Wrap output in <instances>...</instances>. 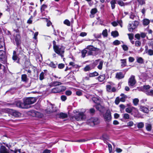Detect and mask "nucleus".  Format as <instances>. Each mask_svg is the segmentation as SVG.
<instances>
[{
	"mask_svg": "<svg viewBox=\"0 0 153 153\" xmlns=\"http://www.w3.org/2000/svg\"><path fill=\"white\" fill-rule=\"evenodd\" d=\"M21 79L22 81L26 82H27L28 80V79L27 78V75L25 74L22 75Z\"/></svg>",
	"mask_w": 153,
	"mask_h": 153,
	"instance_id": "nucleus-17",
	"label": "nucleus"
},
{
	"mask_svg": "<svg viewBox=\"0 0 153 153\" xmlns=\"http://www.w3.org/2000/svg\"><path fill=\"white\" fill-rule=\"evenodd\" d=\"M140 109L141 111L146 113H148L149 111V109L145 106H140Z\"/></svg>",
	"mask_w": 153,
	"mask_h": 153,
	"instance_id": "nucleus-15",
	"label": "nucleus"
},
{
	"mask_svg": "<svg viewBox=\"0 0 153 153\" xmlns=\"http://www.w3.org/2000/svg\"><path fill=\"white\" fill-rule=\"evenodd\" d=\"M120 100L119 98L118 97H117L116 98L115 101V104L116 105L118 104L120 102Z\"/></svg>",
	"mask_w": 153,
	"mask_h": 153,
	"instance_id": "nucleus-57",
	"label": "nucleus"
},
{
	"mask_svg": "<svg viewBox=\"0 0 153 153\" xmlns=\"http://www.w3.org/2000/svg\"><path fill=\"white\" fill-rule=\"evenodd\" d=\"M85 96L87 99H92L93 101L95 103H96V101L97 100V99L95 98H93L92 96L91 95L87 94L85 95Z\"/></svg>",
	"mask_w": 153,
	"mask_h": 153,
	"instance_id": "nucleus-18",
	"label": "nucleus"
},
{
	"mask_svg": "<svg viewBox=\"0 0 153 153\" xmlns=\"http://www.w3.org/2000/svg\"><path fill=\"white\" fill-rule=\"evenodd\" d=\"M98 75V74L96 72H94L92 73H90L89 74V76L90 77H94L97 76Z\"/></svg>",
	"mask_w": 153,
	"mask_h": 153,
	"instance_id": "nucleus-38",
	"label": "nucleus"
},
{
	"mask_svg": "<svg viewBox=\"0 0 153 153\" xmlns=\"http://www.w3.org/2000/svg\"><path fill=\"white\" fill-rule=\"evenodd\" d=\"M87 51L85 50H82L81 52L82 57L83 58L85 57L86 54L87 53Z\"/></svg>",
	"mask_w": 153,
	"mask_h": 153,
	"instance_id": "nucleus-43",
	"label": "nucleus"
},
{
	"mask_svg": "<svg viewBox=\"0 0 153 153\" xmlns=\"http://www.w3.org/2000/svg\"><path fill=\"white\" fill-rule=\"evenodd\" d=\"M15 104L17 107L21 108H25L27 107L24 105L23 102H22L20 100H18L15 102Z\"/></svg>",
	"mask_w": 153,
	"mask_h": 153,
	"instance_id": "nucleus-9",
	"label": "nucleus"
},
{
	"mask_svg": "<svg viewBox=\"0 0 153 153\" xmlns=\"http://www.w3.org/2000/svg\"><path fill=\"white\" fill-rule=\"evenodd\" d=\"M87 49H89L90 50L92 51L94 49V47L92 45H88L87 46Z\"/></svg>",
	"mask_w": 153,
	"mask_h": 153,
	"instance_id": "nucleus-54",
	"label": "nucleus"
},
{
	"mask_svg": "<svg viewBox=\"0 0 153 153\" xmlns=\"http://www.w3.org/2000/svg\"><path fill=\"white\" fill-rule=\"evenodd\" d=\"M139 4L140 5H143L145 4V2L144 0H137Z\"/></svg>",
	"mask_w": 153,
	"mask_h": 153,
	"instance_id": "nucleus-50",
	"label": "nucleus"
},
{
	"mask_svg": "<svg viewBox=\"0 0 153 153\" xmlns=\"http://www.w3.org/2000/svg\"><path fill=\"white\" fill-rule=\"evenodd\" d=\"M109 83L106 85L107 91L109 92H115L116 91V89L114 86V84L112 82H109Z\"/></svg>",
	"mask_w": 153,
	"mask_h": 153,
	"instance_id": "nucleus-3",
	"label": "nucleus"
},
{
	"mask_svg": "<svg viewBox=\"0 0 153 153\" xmlns=\"http://www.w3.org/2000/svg\"><path fill=\"white\" fill-rule=\"evenodd\" d=\"M105 78V76L104 74H102L100 75L98 77V80L100 82H102L103 81Z\"/></svg>",
	"mask_w": 153,
	"mask_h": 153,
	"instance_id": "nucleus-25",
	"label": "nucleus"
},
{
	"mask_svg": "<svg viewBox=\"0 0 153 153\" xmlns=\"http://www.w3.org/2000/svg\"><path fill=\"white\" fill-rule=\"evenodd\" d=\"M133 109H134L136 111H137V109L135 108V107L132 106V107H130L128 108H126V109L125 111L126 112L129 113H131V112L133 111Z\"/></svg>",
	"mask_w": 153,
	"mask_h": 153,
	"instance_id": "nucleus-13",
	"label": "nucleus"
},
{
	"mask_svg": "<svg viewBox=\"0 0 153 153\" xmlns=\"http://www.w3.org/2000/svg\"><path fill=\"white\" fill-rule=\"evenodd\" d=\"M13 59L14 61L17 60L18 59V57L16 54V51H14L13 52Z\"/></svg>",
	"mask_w": 153,
	"mask_h": 153,
	"instance_id": "nucleus-33",
	"label": "nucleus"
},
{
	"mask_svg": "<svg viewBox=\"0 0 153 153\" xmlns=\"http://www.w3.org/2000/svg\"><path fill=\"white\" fill-rule=\"evenodd\" d=\"M121 61V66L122 67H125L126 65V59H120Z\"/></svg>",
	"mask_w": 153,
	"mask_h": 153,
	"instance_id": "nucleus-24",
	"label": "nucleus"
},
{
	"mask_svg": "<svg viewBox=\"0 0 153 153\" xmlns=\"http://www.w3.org/2000/svg\"><path fill=\"white\" fill-rule=\"evenodd\" d=\"M120 43V42L118 40H116L113 42V44L114 45H118Z\"/></svg>",
	"mask_w": 153,
	"mask_h": 153,
	"instance_id": "nucleus-53",
	"label": "nucleus"
},
{
	"mask_svg": "<svg viewBox=\"0 0 153 153\" xmlns=\"http://www.w3.org/2000/svg\"><path fill=\"white\" fill-rule=\"evenodd\" d=\"M111 24L114 27L117 26L118 24L121 27H122V21L121 20H117V22L114 21L112 22Z\"/></svg>",
	"mask_w": 153,
	"mask_h": 153,
	"instance_id": "nucleus-11",
	"label": "nucleus"
},
{
	"mask_svg": "<svg viewBox=\"0 0 153 153\" xmlns=\"http://www.w3.org/2000/svg\"><path fill=\"white\" fill-rule=\"evenodd\" d=\"M86 116L82 112H78V114L74 116V118L77 121H80L84 119Z\"/></svg>",
	"mask_w": 153,
	"mask_h": 153,
	"instance_id": "nucleus-5",
	"label": "nucleus"
},
{
	"mask_svg": "<svg viewBox=\"0 0 153 153\" xmlns=\"http://www.w3.org/2000/svg\"><path fill=\"white\" fill-rule=\"evenodd\" d=\"M118 4L121 6H124L127 4V3H125L122 0H119L117 1Z\"/></svg>",
	"mask_w": 153,
	"mask_h": 153,
	"instance_id": "nucleus-37",
	"label": "nucleus"
},
{
	"mask_svg": "<svg viewBox=\"0 0 153 153\" xmlns=\"http://www.w3.org/2000/svg\"><path fill=\"white\" fill-rule=\"evenodd\" d=\"M0 153H9V152L5 146H2L0 148Z\"/></svg>",
	"mask_w": 153,
	"mask_h": 153,
	"instance_id": "nucleus-12",
	"label": "nucleus"
},
{
	"mask_svg": "<svg viewBox=\"0 0 153 153\" xmlns=\"http://www.w3.org/2000/svg\"><path fill=\"white\" fill-rule=\"evenodd\" d=\"M76 94L79 96H80L82 95V91L80 90H79L78 91H77L76 92Z\"/></svg>",
	"mask_w": 153,
	"mask_h": 153,
	"instance_id": "nucleus-55",
	"label": "nucleus"
},
{
	"mask_svg": "<svg viewBox=\"0 0 153 153\" xmlns=\"http://www.w3.org/2000/svg\"><path fill=\"white\" fill-rule=\"evenodd\" d=\"M65 94L67 96H70L72 94V92L69 90L66 91H65Z\"/></svg>",
	"mask_w": 153,
	"mask_h": 153,
	"instance_id": "nucleus-58",
	"label": "nucleus"
},
{
	"mask_svg": "<svg viewBox=\"0 0 153 153\" xmlns=\"http://www.w3.org/2000/svg\"><path fill=\"white\" fill-rule=\"evenodd\" d=\"M67 115L66 114L63 113H61L59 114V117L62 119L65 118L67 117Z\"/></svg>",
	"mask_w": 153,
	"mask_h": 153,
	"instance_id": "nucleus-35",
	"label": "nucleus"
},
{
	"mask_svg": "<svg viewBox=\"0 0 153 153\" xmlns=\"http://www.w3.org/2000/svg\"><path fill=\"white\" fill-rule=\"evenodd\" d=\"M100 59H97L93 63V65H94L93 67V68H94L96 65H98L99 64V62H100Z\"/></svg>",
	"mask_w": 153,
	"mask_h": 153,
	"instance_id": "nucleus-47",
	"label": "nucleus"
},
{
	"mask_svg": "<svg viewBox=\"0 0 153 153\" xmlns=\"http://www.w3.org/2000/svg\"><path fill=\"white\" fill-rule=\"evenodd\" d=\"M134 125V123L132 121H130L127 123V126L131 127Z\"/></svg>",
	"mask_w": 153,
	"mask_h": 153,
	"instance_id": "nucleus-61",
	"label": "nucleus"
},
{
	"mask_svg": "<svg viewBox=\"0 0 153 153\" xmlns=\"http://www.w3.org/2000/svg\"><path fill=\"white\" fill-rule=\"evenodd\" d=\"M117 0H112L111 2L110 3L111 5V8L112 9H114L115 7V4L116 3Z\"/></svg>",
	"mask_w": 153,
	"mask_h": 153,
	"instance_id": "nucleus-22",
	"label": "nucleus"
},
{
	"mask_svg": "<svg viewBox=\"0 0 153 153\" xmlns=\"http://www.w3.org/2000/svg\"><path fill=\"white\" fill-rule=\"evenodd\" d=\"M111 36L114 37H116L119 35V33L116 30L113 31L111 33Z\"/></svg>",
	"mask_w": 153,
	"mask_h": 153,
	"instance_id": "nucleus-28",
	"label": "nucleus"
},
{
	"mask_svg": "<svg viewBox=\"0 0 153 153\" xmlns=\"http://www.w3.org/2000/svg\"><path fill=\"white\" fill-rule=\"evenodd\" d=\"M62 84V83L57 81H55L52 82V85L53 86H57L61 85Z\"/></svg>",
	"mask_w": 153,
	"mask_h": 153,
	"instance_id": "nucleus-39",
	"label": "nucleus"
},
{
	"mask_svg": "<svg viewBox=\"0 0 153 153\" xmlns=\"http://www.w3.org/2000/svg\"><path fill=\"white\" fill-rule=\"evenodd\" d=\"M102 34L104 37H106L108 36L107 30L105 29L104 30L102 33Z\"/></svg>",
	"mask_w": 153,
	"mask_h": 153,
	"instance_id": "nucleus-40",
	"label": "nucleus"
},
{
	"mask_svg": "<svg viewBox=\"0 0 153 153\" xmlns=\"http://www.w3.org/2000/svg\"><path fill=\"white\" fill-rule=\"evenodd\" d=\"M46 111L49 113H51L54 111L55 110L53 109V107L52 104H51L49 106V108H48Z\"/></svg>",
	"mask_w": 153,
	"mask_h": 153,
	"instance_id": "nucleus-16",
	"label": "nucleus"
},
{
	"mask_svg": "<svg viewBox=\"0 0 153 153\" xmlns=\"http://www.w3.org/2000/svg\"><path fill=\"white\" fill-rule=\"evenodd\" d=\"M95 107L97 110L101 112H102L104 109V107L100 104L96 105Z\"/></svg>",
	"mask_w": 153,
	"mask_h": 153,
	"instance_id": "nucleus-14",
	"label": "nucleus"
},
{
	"mask_svg": "<svg viewBox=\"0 0 153 153\" xmlns=\"http://www.w3.org/2000/svg\"><path fill=\"white\" fill-rule=\"evenodd\" d=\"M143 59L141 57H137V61L138 63L142 64L143 63Z\"/></svg>",
	"mask_w": 153,
	"mask_h": 153,
	"instance_id": "nucleus-36",
	"label": "nucleus"
},
{
	"mask_svg": "<svg viewBox=\"0 0 153 153\" xmlns=\"http://www.w3.org/2000/svg\"><path fill=\"white\" fill-rule=\"evenodd\" d=\"M145 93L148 95L153 96V90H146Z\"/></svg>",
	"mask_w": 153,
	"mask_h": 153,
	"instance_id": "nucleus-21",
	"label": "nucleus"
},
{
	"mask_svg": "<svg viewBox=\"0 0 153 153\" xmlns=\"http://www.w3.org/2000/svg\"><path fill=\"white\" fill-rule=\"evenodd\" d=\"M53 49L55 52L62 57H63L65 48L63 46L56 45L55 41H53Z\"/></svg>",
	"mask_w": 153,
	"mask_h": 153,
	"instance_id": "nucleus-1",
	"label": "nucleus"
},
{
	"mask_svg": "<svg viewBox=\"0 0 153 153\" xmlns=\"http://www.w3.org/2000/svg\"><path fill=\"white\" fill-rule=\"evenodd\" d=\"M64 67V65L63 64H60L58 65V67L59 69L63 68Z\"/></svg>",
	"mask_w": 153,
	"mask_h": 153,
	"instance_id": "nucleus-64",
	"label": "nucleus"
},
{
	"mask_svg": "<svg viewBox=\"0 0 153 153\" xmlns=\"http://www.w3.org/2000/svg\"><path fill=\"white\" fill-rule=\"evenodd\" d=\"M97 12V10L96 8H94L91 9V13L92 15H94Z\"/></svg>",
	"mask_w": 153,
	"mask_h": 153,
	"instance_id": "nucleus-48",
	"label": "nucleus"
},
{
	"mask_svg": "<svg viewBox=\"0 0 153 153\" xmlns=\"http://www.w3.org/2000/svg\"><path fill=\"white\" fill-rule=\"evenodd\" d=\"M93 68V67H91L90 65H88L84 68V70L85 71H87L91 70Z\"/></svg>",
	"mask_w": 153,
	"mask_h": 153,
	"instance_id": "nucleus-31",
	"label": "nucleus"
},
{
	"mask_svg": "<svg viewBox=\"0 0 153 153\" xmlns=\"http://www.w3.org/2000/svg\"><path fill=\"white\" fill-rule=\"evenodd\" d=\"M129 61L130 62H133L134 60V59L132 57H129L128 58Z\"/></svg>",
	"mask_w": 153,
	"mask_h": 153,
	"instance_id": "nucleus-62",
	"label": "nucleus"
},
{
	"mask_svg": "<svg viewBox=\"0 0 153 153\" xmlns=\"http://www.w3.org/2000/svg\"><path fill=\"white\" fill-rule=\"evenodd\" d=\"M51 91L52 93H59L57 87L52 89Z\"/></svg>",
	"mask_w": 153,
	"mask_h": 153,
	"instance_id": "nucleus-44",
	"label": "nucleus"
},
{
	"mask_svg": "<svg viewBox=\"0 0 153 153\" xmlns=\"http://www.w3.org/2000/svg\"><path fill=\"white\" fill-rule=\"evenodd\" d=\"M128 36L130 40H132L134 38V35L132 33H128Z\"/></svg>",
	"mask_w": 153,
	"mask_h": 153,
	"instance_id": "nucleus-52",
	"label": "nucleus"
},
{
	"mask_svg": "<svg viewBox=\"0 0 153 153\" xmlns=\"http://www.w3.org/2000/svg\"><path fill=\"white\" fill-rule=\"evenodd\" d=\"M139 24V22L137 21H135L132 23H129L128 25V29L130 32H132L134 30L137 28Z\"/></svg>",
	"mask_w": 153,
	"mask_h": 153,
	"instance_id": "nucleus-4",
	"label": "nucleus"
},
{
	"mask_svg": "<svg viewBox=\"0 0 153 153\" xmlns=\"http://www.w3.org/2000/svg\"><path fill=\"white\" fill-rule=\"evenodd\" d=\"M36 101V99L34 97H28L23 99V103L27 107L25 108H29L28 105L34 103Z\"/></svg>",
	"mask_w": 153,
	"mask_h": 153,
	"instance_id": "nucleus-2",
	"label": "nucleus"
},
{
	"mask_svg": "<svg viewBox=\"0 0 153 153\" xmlns=\"http://www.w3.org/2000/svg\"><path fill=\"white\" fill-rule=\"evenodd\" d=\"M103 61L102 60H100L99 63V65L97 66V68L100 69L101 70L102 68L103 64Z\"/></svg>",
	"mask_w": 153,
	"mask_h": 153,
	"instance_id": "nucleus-29",
	"label": "nucleus"
},
{
	"mask_svg": "<svg viewBox=\"0 0 153 153\" xmlns=\"http://www.w3.org/2000/svg\"><path fill=\"white\" fill-rule=\"evenodd\" d=\"M139 100L137 98H135L133 99V102L134 104L135 105H137L139 102Z\"/></svg>",
	"mask_w": 153,
	"mask_h": 153,
	"instance_id": "nucleus-45",
	"label": "nucleus"
},
{
	"mask_svg": "<svg viewBox=\"0 0 153 153\" xmlns=\"http://www.w3.org/2000/svg\"><path fill=\"white\" fill-rule=\"evenodd\" d=\"M143 88L146 90H149L148 89L150 88V86L149 85H144Z\"/></svg>",
	"mask_w": 153,
	"mask_h": 153,
	"instance_id": "nucleus-59",
	"label": "nucleus"
},
{
	"mask_svg": "<svg viewBox=\"0 0 153 153\" xmlns=\"http://www.w3.org/2000/svg\"><path fill=\"white\" fill-rule=\"evenodd\" d=\"M125 76V74L120 72L117 73L116 74L115 77L117 79H120L124 78Z\"/></svg>",
	"mask_w": 153,
	"mask_h": 153,
	"instance_id": "nucleus-10",
	"label": "nucleus"
},
{
	"mask_svg": "<svg viewBox=\"0 0 153 153\" xmlns=\"http://www.w3.org/2000/svg\"><path fill=\"white\" fill-rule=\"evenodd\" d=\"M88 123L91 125H97L99 123L98 119L97 118H91L88 120Z\"/></svg>",
	"mask_w": 153,
	"mask_h": 153,
	"instance_id": "nucleus-7",
	"label": "nucleus"
},
{
	"mask_svg": "<svg viewBox=\"0 0 153 153\" xmlns=\"http://www.w3.org/2000/svg\"><path fill=\"white\" fill-rule=\"evenodd\" d=\"M144 126V123L143 122L139 123L137 124V127L139 128H142Z\"/></svg>",
	"mask_w": 153,
	"mask_h": 153,
	"instance_id": "nucleus-42",
	"label": "nucleus"
},
{
	"mask_svg": "<svg viewBox=\"0 0 153 153\" xmlns=\"http://www.w3.org/2000/svg\"><path fill=\"white\" fill-rule=\"evenodd\" d=\"M108 150L109 152L110 153L112 152V147L111 145L109 143H108Z\"/></svg>",
	"mask_w": 153,
	"mask_h": 153,
	"instance_id": "nucleus-51",
	"label": "nucleus"
},
{
	"mask_svg": "<svg viewBox=\"0 0 153 153\" xmlns=\"http://www.w3.org/2000/svg\"><path fill=\"white\" fill-rule=\"evenodd\" d=\"M104 119L105 122H108L111 120V115L110 111L108 110L104 114Z\"/></svg>",
	"mask_w": 153,
	"mask_h": 153,
	"instance_id": "nucleus-6",
	"label": "nucleus"
},
{
	"mask_svg": "<svg viewBox=\"0 0 153 153\" xmlns=\"http://www.w3.org/2000/svg\"><path fill=\"white\" fill-rule=\"evenodd\" d=\"M20 36L19 35H17L16 36L15 40L16 45L18 46L20 43Z\"/></svg>",
	"mask_w": 153,
	"mask_h": 153,
	"instance_id": "nucleus-20",
	"label": "nucleus"
},
{
	"mask_svg": "<svg viewBox=\"0 0 153 153\" xmlns=\"http://www.w3.org/2000/svg\"><path fill=\"white\" fill-rule=\"evenodd\" d=\"M48 65L53 68H55L56 67V65L54 64L53 62H51Z\"/></svg>",
	"mask_w": 153,
	"mask_h": 153,
	"instance_id": "nucleus-49",
	"label": "nucleus"
},
{
	"mask_svg": "<svg viewBox=\"0 0 153 153\" xmlns=\"http://www.w3.org/2000/svg\"><path fill=\"white\" fill-rule=\"evenodd\" d=\"M120 96H121V97L120 99L121 101L122 102H124L125 101L126 99L127 98V97L123 94H121L120 95Z\"/></svg>",
	"mask_w": 153,
	"mask_h": 153,
	"instance_id": "nucleus-30",
	"label": "nucleus"
},
{
	"mask_svg": "<svg viewBox=\"0 0 153 153\" xmlns=\"http://www.w3.org/2000/svg\"><path fill=\"white\" fill-rule=\"evenodd\" d=\"M141 43L139 41H137L135 42V45L136 46H139L141 45Z\"/></svg>",
	"mask_w": 153,
	"mask_h": 153,
	"instance_id": "nucleus-56",
	"label": "nucleus"
},
{
	"mask_svg": "<svg viewBox=\"0 0 153 153\" xmlns=\"http://www.w3.org/2000/svg\"><path fill=\"white\" fill-rule=\"evenodd\" d=\"M12 114L14 117H18L20 116L21 114L17 111L14 110L12 111Z\"/></svg>",
	"mask_w": 153,
	"mask_h": 153,
	"instance_id": "nucleus-19",
	"label": "nucleus"
},
{
	"mask_svg": "<svg viewBox=\"0 0 153 153\" xmlns=\"http://www.w3.org/2000/svg\"><path fill=\"white\" fill-rule=\"evenodd\" d=\"M64 24L68 26H70L71 25L70 22L68 19H66L64 21Z\"/></svg>",
	"mask_w": 153,
	"mask_h": 153,
	"instance_id": "nucleus-46",
	"label": "nucleus"
},
{
	"mask_svg": "<svg viewBox=\"0 0 153 153\" xmlns=\"http://www.w3.org/2000/svg\"><path fill=\"white\" fill-rule=\"evenodd\" d=\"M59 93L64 91L66 89V87L64 86H60L57 87Z\"/></svg>",
	"mask_w": 153,
	"mask_h": 153,
	"instance_id": "nucleus-23",
	"label": "nucleus"
},
{
	"mask_svg": "<svg viewBox=\"0 0 153 153\" xmlns=\"http://www.w3.org/2000/svg\"><path fill=\"white\" fill-rule=\"evenodd\" d=\"M46 74L45 72H42L39 75V79L40 80H42L44 78V77L45 76Z\"/></svg>",
	"mask_w": 153,
	"mask_h": 153,
	"instance_id": "nucleus-27",
	"label": "nucleus"
},
{
	"mask_svg": "<svg viewBox=\"0 0 153 153\" xmlns=\"http://www.w3.org/2000/svg\"><path fill=\"white\" fill-rule=\"evenodd\" d=\"M146 128L147 130L148 131H150L152 129V125L150 123H146Z\"/></svg>",
	"mask_w": 153,
	"mask_h": 153,
	"instance_id": "nucleus-26",
	"label": "nucleus"
},
{
	"mask_svg": "<svg viewBox=\"0 0 153 153\" xmlns=\"http://www.w3.org/2000/svg\"><path fill=\"white\" fill-rule=\"evenodd\" d=\"M150 22V21L148 19H144L143 20V23L144 25H148Z\"/></svg>",
	"mask_w": 153,
	"mask_h": 153,
	"instance_id": "nucleus-34",
	"label": "nucleus"
},
{
	"mask_svg": "<svg viewBox=\"0 0 153 153\" xmlns=\"http://www.w3.org/2000/svg\"><path fill=\"white\" fill-rule=\"evenodd\" d=\"M123 118L126 120H128L129 118V115L127 113L123 114Z\"/></svg>",
	"mask_w": 153,
	"mask_h": 153,
	"instance_id": "nucleus-41",
	"label": "nucleus"
},
{
	"mask_svg": "<svg viewBox=\"0 0 153 153\" xmlns=\"http://www.w3.org/2000/svg\"><path fill=\"white\" fill-rule=\"evenodd\" d=\"M87 33L85 32H81L79 36L82 37H84L87 35Z\"/></svg>",
	"mask_w": 153,
	"mask_h": 153,
	"instance_id": "nucleus-63",
	"label": "nucleus"
},
{
	"mask_svg": "<svg viewBox=\"0 0 153 153\" xmlns=\"http://www.w3.org/2000/svg\"><path fill=\"white\" fill-rule=\"evenodd\" d=\"M136 82L135 79V76L133 75H131L130 78L129 79L128 84L129 85L133 86Z\"/></svg>",
	"mask_w": 153,
	"mask_h": 153,
	"instance_id": "nucleus-8",
	"label": "nucleus"
},
{
	"mask_svg": "<svg viewBox=\"0 0 153 153\" xmlns=\"http://www.w3.org/2000/svg\"><path fill=\"white\" fill-rule=\"evenodd\" d=\"M38 34V32H35L34 35V36L33 37V39H34L35 40H37V36Z\"/></svg>",
	"mask_w": 153,
	"mask_h": 153,
	"instance_id": "nucleus-60",
	"label": "nucleus"
},
{
	"mask_svg": "<svg viewBox=\"0 0 153 153\" xmlns=\"http://www.w3.org/2000/svg\"><path fill=\"white\" fill-rule=\"evenodd\" d=\"M146 53L150 56H152L153 55V50L149 49L148 50L146 49L145 50Z\"/></svg>",
	"mask_w": 153,
	"mask_h": 153,
	"instance_id": "nucleus-32",
	"label": "nucleus"
}]
</instances>
